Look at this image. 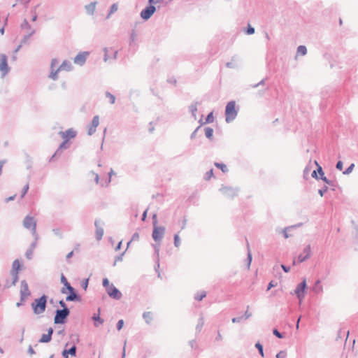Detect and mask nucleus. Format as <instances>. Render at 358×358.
<instances>
[{
    "mask_svg": "<svg viewBox=\"0 0 358 358\" xmlns=\"http://www.w3.org/2000/svg\"><path fill=\"white\" fill-rule=\"evenodd\" d=\"M47 301L48 296L45 294L34 300L31 303V307L34 314L40 315L45 312L47 306Z\"/></svg>",
    "mask_w": 358,
    "mask_h": 358,
    "instance_id": "f257e3e1",
    "label": "nucleus"
},
{
    "mask_svg": "<svg viewBox=\"0 0 358 358\" xmlns=\"http://www.w3.org/2000/svg\"><path fill=\"white\" fill-rule=\"evenodd\" d=\"M238 115V110L236 108V102L231 101L227 103L225 108V121L230 123L234 121Z\"/></svg>",
    "mask_w": 358,
    "mask_h": 358,
    "instance_id": "f03ea898",
    "label": "nucleus"
},
{
    "mask_svg": "<svg viewBox=\"0 0 358 358\" xmlns=\"http://www.w3.org/2000/svg\"><path fill=\"white\" fill-rule=\"evenodd\" d=\"M23 227L31 230V234L34 238L38 239V234L36 232V220L35 218L29 215H27L23 220Z\"/></svg>",
    "mask_w": 358,
    "mask_h": 358,
    "instance_id": "7ed1b4c3",
    "label": "nucleus"
},
{
    "mask_svg": "<svg viewBox=\"0 0 358 358\" xmlns=\"http://www.w3.org/2000/svg\"><path fill=\"white\" fill-rule=\"evenodd\" d=\"M70 315V310L57 309L54 317V322L56 324H63L67 321V318Z\"/></svg>",
    "mask_w": 358,
    "mask_h": 358,
    "instance_id": "20e7f679",
    "label": "nucleus"
},
{
    "mask_svg": "<svg viewBox=\"0 0 358 358\" xmlns=\"http://www.w3.org/2000/svg\"><path fill=\"white\" fill-rule=\"evenodd\" d=\"M21 264L19 259H15L13 261L12 264V268L10 270V275L13 277L12 285H15V283L18 281V273L20 270Z\"/></svg>",
    "mask_w": 358,
    "mask_h": 358,
    "instance_id": "39448f33",
    "label": "nucleus"
},
{
    "mask_svg": "<svg viewBox=\"0 0 358 358\" xmlns=\"http://www.w3.org/2000/svg\"><path fill=\"white\" fill-rule=\"evenodd\" d=\"M219 190L223 195L231 199L236 196L238 192V188H234L227 186H222V187L220 188Z\"/></svg>",
    "mask_w": 358,
    "mask_h": 358,
    "instance_id": "423d86ee",
    "label": "nucleus"
},
{
    "mask_svg": "<svg viewBox=\"0 0 358 358\" xmlns=\"http://www.w3.org/2000/svg\"><path fill=\"white\" fill-rule=\"evenodd\" d=\"M306 287V279H303L300 283L297 285L296 289H294V294L300 302H301L305 296V289Z\"/></svg>",
    "mask_w": 358,
    "mask_h": 358,
    "instance_id": "0eeeda50",
    "label": "nucleus"
},
{
    "mask_svg": "<svg viewBox=\"0 0 358 358\" xmlns=\"http://www.w3.org/2000/svg\"><path fill=\"white\" fill-rule=\"evenodd\" d=\"M165 227L162 226L153 227L152 237L155 242H160L165 233Z\"/></svg>",
    "mask_w": 358,
    "mask_h": 358,
    "instance_id": "6e6552de",
    "label": "nucleus"
},
{
    "mask_svg": "<svg viewBox=\"0 0 358 358\" xmlns=\"http://www.w3.org/2000/svg\"><path fill=\"white\" fill-rule=\"evenodd\" d=\"M157 8L152 4H149L140 13L141 17L144 20H149L152 15L155 13Z\"/></svg>",
    "mask_w": 358,
    "mask_h": 358,
    "instance_id": "1a4fd4ad",
    "label": "nucleus"
},
{
    "mask_svg": "<svg viewBox=\"0 0 358 358\" xmlns=\"http://www.w3.org/2000/svg\"><path fill=\"white\" fill-rule=\"evenodd\" d=\"M94 226L96 227L95 236L97 241L102 239L103 236V226L104 222L100 220H96L94 222Z\"/></svg>",
    "mask_w": 358,
    "mask_h": 358,
    "instance_id": "9d476101",
    "label": "nucleus"
},
{
    "mask_svg": "<svg viewBox=\"0 0 358 358\" xmlns=\"http://www.w3.org/2000/svg\"><path fill=\"white\" fill-rule=\"evenodd\" d=\"M31 295V292L29 289V286L25 280H23L20 282V299L21 301H24L26 298Z\"/></svg>",
    "mask_w": 358,
    "mask_h": 358,
    "instance_id": "9b49d317",
    "label": "nucleus"
},
{
    "mask_svg": "<svg viewBox=\"0 0 358 358\" xmlns=\"http://www.w3.org/2000/svg\"><path fill=\"white\" fill-rule=\"evenodd\" d=\"M106 292L110 297L115 300H120L122 296L121 292L113 284L110 285Z\"/></svg>",
    "mask_w": 358,
    "mask_h": 358,
    "instance_id": "f8f14e48",
    "label": "nucleus"
},
{
    "mask_svg": "<svg viewBox=\"0 0 358 358\" xmlns=\"http://www.w3.org/2000/svg\"><path fill=\"white\" fill-rule=\"evenodd\" d=\"M10 70L8 65L7 56L4 54L0 55V71L2 72L3 76L6 75Z\"/></svg>",
    "mask_w": 358,
    "mask_h": 358,
    "instance_id": "ddd939ff",
    "label": "nucleus"
},
{
    "mask_svg": "<svg viewBox=\"0 0 358 358\" xmlns=\"http://www.w3.org/2000/svg\"><path fill=\"white\" fill-rule=\"evenodd\" d=\"M99 115H95V116H94L91 124L87 127V128H88L87 134L89 136H92V134H94L95 133L96 129L99 126Z\"/></svg>",
    "mask_w": 358,
    "mask_h": 358,
    "instance_id": "4468645a",
    "label": "nucleus"
},
{
    "mask_svg": "<svg viewBox=\"0 0 358 358\" xmlns=\"http://www.w3.org/2000/svg\"><path fill=\"white\" fill-rule=\"evenodd\" d=\"M89 55V52H79L73 59L75 64L83 66L86 62L87 57Z\"/></svg>",
    "mask_w": 358,
    "mask_h": 358,
    "instance_id": "2eb2a0df",
    "label": "nucleus"
},
{
    "mask_svg": "<svg viewBox=\"0 0 358 358\" xmlns=\"http://www.w3.org/2000/svg\"><path fill=\"white\" fill-rule=\"evenodd\" d=\"M310 255H311V248H310V245H308L304 248V249L303 250V254H300L298 256V262L299 263L303 262L306 260H307L308 259H309Z\"/></svg>",
    "mask_w": 358,
    "mask_h": 358,
    "instance_id": "dca6fc26",
    "label": "nucleus"
},
{
    "mask_svg": "<svg viewBox=\"0 0 358 358\" xmlns=\"http://www.w3.org/2000/svg\"><path fill=\"white\" fill-rule=\"evenodd\" d=\"M69 295L66 297V301H80L81 296L77 294L75 289L73 287L69 291Z\"/></svg>",
    "mask_w": 358,
    "mask_h": 358,
    "instance_id": "f3484780",
    "label": "nucleus"
},
{
    "mask_svg": "<svg viewBox=\"0 0 358 358\" xmlns=\"http://www.w3.org/2000/svg\"><path fill=\"white\" fill-rule=\"evenodd\" d=\"M60 134L64 140H67L69 141V139L76 137V131L73 129H68L65 131H61Z\"/></svg>",
    "mask_w": 358,
    "mask_h": 358,
    "instance_id": "a211bd4d",
    "label": "nucleus"
},
{
    "mask_svg": "<svg viewBox=\"0 0 358 358\" xmlns=\"http://www.w3.org/2000/svg\"><path fill=\"white\" fill-rule=\"evenodd\" d=\"M61 282L64 285V287H62L61 289V292L62 294H66L67 291H69L70 289L73 288V287L68 282L67 279L64 275V274H62V275H61Z\"/></svg>",
    "mask_w": 358,
    "mask_h": 358,
    "instance_id": "6ab92c4d",
    "label": "nucleus"
},
{
    "mask_svg": "<svg viewBox=\"0 0 358 358\" xmlns=\"http://www.w3.org/2000/svg\"><path fill=\"white\" fill-rule=\"evenodd\" d=\"M76 350L77 348L75 345H72L69 349H64L62 351V356L64 358H69V355H70L72 357L76 356Z\"/></svg>",
    "mask_w": 358,
    "mask_h": 358,
    "instance_id": "aec40b11",
    "label": "nucleus"
},
{
    "mask_svg": "<svg viewBox=\"0 0 358 358\" xmlns=\"http://www.w3.org/2000/svg\"><path fill=\"white\" fill-rule=\"evenodd\" d=\"M199 104V102L194 101L189 106V111L191 113L192 117L194 118V120L197 119L196 112L198 106Z\"/></svg>",
    "mask_w": 358,
    "mask_h": 358,
    "instance_id": "412c9836",
    "label": "nucleus"
},
{
    "mask_svg": "<svg viewBox=\"0 0 358 358\" xmlns=\"http://www.w3.org/2000/svg\"><path fill=\"white\" fill-rule=\"evenodd\" d=\"M92 319L94 322V326L98 327L99 324H102L104 322V320L100 317V308L98 309V313H94L92 317Z\"/></svg>",
    "mask_w": 358,
    "mask_h": 358,
    "instance_id": "4be33fe9",
    "label": "nucleus"
},
{
    "mask_svg": "<svg viewBox=\"0 0 358 358\" xmlns=\"http://www.w3.org/2000/svg\"><path fill=\"white\" fill-rule=\"evenodd\" d=\"M72 64L70 62L64 60L62 64L59 66L60 71H70L72 70Z\"/></svg>",
    "mask_w": 358,
    "mask_h": 358,
    "instance_id": "5701e85b",
    "label": "nucleus"
},
{
    "mask_svg": "<svg viewBox=\"0 0 358 358\" xmlns=\"http://www.w3.org/2000/svg\"><path fill=\"white\" fill-rule=\"evenodd\" d=\"M96 5V2L94 1V2H91L90 3H89L85 6L87 14L92 15L94 13Z\"/></svg>",
    "mask_w": 358,
    "mask_h": 358,
    "instance_id": "b1692460",
    "label": "nucleus"
},
{
    "mask_svg": "<svg viewBox=\"0 0 358 358\" xmlns=\"http://www.w3.org/2000/svg\"><path fill=\"white\" fill-rule=\"evenodd\" d=\"M143 318L144 319L146 324H150L152 321V314L151 312H144L143 313Z\"/></svg>",
    "mask_w": 358,
    "mask_h": 358,
    "instance_id": "393cba45",
    "label": "nucleus"
},
{
    "mask_svg": "<svg viewBox=\"0 0 358 358\" xmlns=\"http://www.w3.org/2000/svg\"><path fill=\"white\" fill-rule=\"evenodd\" d=\"M320 283H321V281L320 279H318L317 280H316V282H315V285L313 286V289L317 294L322 292L323 290L322 286L320 285Z\"/></svg>",
    "mask_w": 358,
    "mask_h": 358,
    "instance_id": "a878e982",
    "label": "nucleus"
},
{
    "mask_svg": "<svg viewBox=\"0 0 358 358\" xmlns=\"http://www.w3.org/2000/svg\"><path fill=\"white\" fill-rule=\"evenodd\" d=\"M68 141L64 140L59 146L57 150L55 152V155H60L62 152V150L68 148Z\"/></svg>",
    "mask_w": 358,
    "mask_h": 358,
    "instance_id": "bb28decb",
    "label": "nucleus"
},
{
    "mask_svg": "<svg viewBox=\"0 0 358 358\" xmlns=\"http://www.w3.org/2000/svg\"><path fill=\"white\" fill-rule=\"evenodd\" d=\"M35 32H36L35 29H32V30H31V31L29 34H27V35H24V36H23V38H22V40H21V41H20V43H21L22 44H23V45H24V44H26V43H28V42H29V39L30 38V37H31L32 35H34V34H35Z\"/></svg>",
    "mask_w": 358,
    "mask_h": 358,
    "instance_id": "cd10ccee",
    "label": "nucleus"
},
{
    "mask_svg": "<svg viewBox=\"0 0 358 358\" xmlns=\"http://www.w3.org/2000/svg\"><path fill=\"white\" fill-rule=\"evenodd\" d=\"M204 131L206 138L209 140H212L213 137V129L208 127L204 128Z\"/></svg>",
    "mask_w": 358,
    "mask_h": 358,
    "instance_id": "c85d7f7f",
    "label": "nucleus"
},
{
    "mask_svg": "<svg viewBox=\"0 0 358 358\" xmlns=\"http://www.w3.org/2000/svg\"><path fill=\"white\" fill-rule=\"evenodd\" d=\"M321 180L324 181L326 184L329 185V186L332 187V190H335L334 187L336 185V182L334 180H329L327 177L321 178Z\"/></svg>",
    "mask_w": 358,
    "mask_h": 358,
    "instance_id": "c756f323",
    "label": "nucleus"
},
{
    "mask_svg": "<svg viewBox=\"0 0 358 358\" xmlns=\"http://www.w3.org/2000/svg\"><path fill=\"white\" fill-rule=\"evenodd\" d=\"M203 324H204V320H203V317L202 315H201V317H199V320H198V323H197V325L196 327V330L198 331V332H200L203 327Z\"/></svg>",
    "mask_w": 358,
    "mask_h": 358,
    "instance_id": "7c9ffc66",
    "label": "nucleus"
},
{
    "mask_svg": "<svg viewBox=\"0 0 358 358\" xmlns=\"http://www.w3.org/2000/svg\"><path fill=\"white\" fill-rule=\"evenodd\" d=\"M59 71H60V69L59 68L55 71L54 69H53V70L51 69V72L49 75V78L53 80H57L58 79V72Z\"/></svg>",
    "mask_w": 358,
    "mask_h": 358,
    "instance_id": "2f4dec72",
    "label": "nucleus"
},
{
    "mask_svg": "<svg viewBox=\"0 0 358 358\" xmlns=\"http://www.w3.org/2000/svg\"><path fill=\"white\" fill-rule=\"evenodd\" d=\"M301 224H299L298 225H296V227L301 226ZM294 227H295V226L285 227L281 230L280 233L282 234L285 238H288L289 237V235L288 234L287 231Z\"/></svg>",
    "mask_w": 358,
    "mask_h": 358,
    "instance_id": "473e14b6",
    "label": "nucleus"
},
{
    "mask_svg": "<svg viewBox=\"0 0 358 358\" xmlns=\"http://www.w3.org/2000/svg\"><path fill=\"white\" fill-rule=\"evenodd\" d=\"M206 296V292L205 291H201V292H197L194 295V299L196 301H201Z\"/></svg>",
    "mask_w": 358,
    "mask_h": 358,
    "instance_id": "72a5a7b5",
    "label": "nucleus"
},
{
    "mask_svg": "<svg viewBox=\"0 0 358 358\" xmlns=\"http://www.w3.org/2000/svg\"><path fill=\"white\" fill-rule=\"evenodd\" d=\"M306 53H307V48L305 45H301L297 48V54L304 56L306 55Z\"/></svg>",
    "mask_w": 358,
    "mask_h": 358,
    "instance_id": "f704fd0d",
    "label": "nucleus"
},
{
    "mask_svg": "<svg viewBox=\"0 0 358 358\" xmlns=\"http://www.w3.org/2000/svg\"><path fill=\"white\" fill-rule=\"evenodd\" d=\"M215 166L217 168L220 169L223 173H227L228 171L227 166L224 164L215 162Z\"/></svg>",
    "mask_w": 358,
    "mask_h": 358,
    "instance_id": "c9c22d12",
    "label": "nucleus"
},
{
    "mask_svg": "<svg viewBox=\"0 0 358 358\" xmlns=\"http://www.w3.org/2000/svg\"><path fill=\"white\" fill-rule=\"evenodd\" d=\"M52 338L48 335L47 334H44L42 335L41 338L39 340L40 343H48L51 341Z\"/></svg>",
    "mask_w": 358,
    "mask_h": 358,
    "instance_id": "e433bc0d",
    "label": "nucleus"
},
{
    "mask_svg": "<svg viewBox=\"0 0 358 358\" xmlns=\"http://www.w3.org/2000/svg\"><path fill=\"white\" fill-rule=\"evenodd\" d=\"M236 56L232 57L231 62H229L226 64V66L229 69H235L238 66L237 64L234 62V60L236 59Z\"/></svg>",
    "mask_w": 358,
    "mask_h": 358,
    "instance_id": "4c0bfd02",
    "label": "nucleus"
},
{
    "mask_svg": "<svg viewBox=\"0 0 358 358\" xmlns=\"http://www.w3.org/2000/svg\"><path fill=\"white\" fill-rule=\"evenodd\" d=\"M255 348L257 349L259 355L264 357V348H263V345L259 343V342H257L256 344H255Z\"/></svg>",
    "mask_w": 358,
    "mask_h": 358,
    "instance_id": "58836bf2",
    "label": "nucleus"
},
{
    "mask_svg": "<svg viewBox=\"0 0 358 358\" xmlns=\"http://www.w3.org/2000/svg\"><path fill=\"white\" fill-rule=\"evenodd\" d=\"M118 9V6L117 3H113L110 8V10H109V13L106 17V18H109L110 15L113 13H114L115 12H116Z\"/></svg>",
    "mask_w": 358,
    "mask_h": 358,
    "instance_id": "ea45409f",
    "label": "nucleus"
},
{
    "mask_svg": "<svg viewBox=\"0 0 358 358\" xmlns=\"http://www.w3.org/2000/svg\"><path fill=\"white\" fill-rule=\"evenodd\" d=\"M105 96L109 99V101L111 104H113L115 103V96L112 94L110 92H105Z\"/></svg>",
    "mask_w": 358,
    "mask_h": 358,
    "instance_id": "a19ab883",
    "label": "nucleus"
},
{
    "mask_svg": "<svg viewBox=\"0 0 358 358\" xmlns=\"http://www.w3.org/2000/svg\"><path fill=\"white\" fill-rule=\"evenodd\" d=\"M252 254H251V252H250V249L248 248V255H247V259H246L247 266H248V269L250 268V264H251V262H252Z\"/></svg>",
    "mask_w": 358,
    "mask_h": 358,
    "instance_id": "79ce46f5",
    "label": "nucleus"
},
{
    "mask_svg": "<svg viewBox=\"0 0 358 358\" xmlns=\"http://www.w3.org/2000/svg\"><path fill=\"white\" fill-rule=\"evenodd\" d=\"M174 238V245H175V247L179 248L180 244H181V241H180V239L178 234H176L174 235V238Z\"/></svg>",
    "mask_w": 358,
    "mask_h": 358,
    "instance_id": "37998d69",
    "label": "nucleus"
},
{
    "mask_svg": "<svg viewBox=\"0 0 358 358\" xmlns=\"http://www.w3.org/2000/svg\"><path fill=\"white\" fill-rule=\"evenodd\" d=\"M109 50H112V49H109L108 48H103V52H104L103 60H104V62H107L110 58H111V56H110L108 54Z\"/></svg>",
    "mask_w": 358,
    "mask_h": 358,
    "instance_id": "c03bdc74",
    "label": "nucleus"
},
{
    "mask_svg": "<svg viewBox=\"0 0 358 358\" xmlns=\"http://www.w3.org/2000/svg\"><path fill=\"white\" fill-rule=\"evenodd\" d=\"M52 232L55 236H58L59 238H62L63 237L62 231L59 228L52 229Z\"/></svg>",
    "mask_w": 358,
    "mask_h": 358,
    "instance_id": "a18cd8bd",
    "label": "nucleus"
},
{
    "mask_svg": "<svg viewBox=\"0 0 358 358\" xmlns=\"http://www.w3.org/2000/svg\"><path fill=\"white\" fill-rule=\"evenodd\" d=\"M213 121H214L213 113L210 112V113L208 114L204 123H211Z\"/></svg>",
    "mask_w": 358,
    "mask_h": 358,
    "instance_id": "49530a36",
    "label": "nucleus"
},
{
    "mask_svg": "<svg viewBox=\"0 0 358 358\" xmlns=\"http://www.w3.org/2000/svg\"><path fill=\"white\" fill-rule=\"evenodd\" d=\"M315 164L317 165V171L318 172V173L320 174V179H321V178H323V177H325L324 176V171L322 170V168L318 164L317 162V161H315Z\"/></svg>",
    "mask_w": 358,
    "mask_h": 358,
    "instance_id": "de8ad7c7",
    "label": "nucleus"
},
{
    "mask_svg": "<svg viewBox=\"0 0 358 358\" xmlns=\"http://www.w3.org/2000/svg\"><path fill=\"white\" fill-rule=\"evenodd\" d=\"M255 29L253 27H252L250 24H248L247 29H245V33L248 35H252L255 34Z\"/></svg>",
    "mask_w": 358,
    "mask_h": 358,
    "instance_id": "09e8293b",
    "label": "nucleus"
},
{
    "mask_svg": "<svg viewBox=\"0 0 358 358\" xmlns=\"http://www.w3.org/2000/svg\"><path fill=\"white\" fill-rule=\"evenodd\" d=\"M354 167H355V164H350V166H348V168H347V169H346L343 172V173L344 175H348V174H350V173L352 171V170H353Z\"/></svg>",
    "mask_w": 358,
    "mask_h": 358,
    "instance_id": "8fccbe9b",
    "label": "nucleus"
},
{
    "mask_svg": "<svg viewBox=\"0 0 358 358\" xmlns=\"http://www.w3.org/2000/svg\"><path fill=\"white\" fill-rule=\"evenodd\" d=\"M34 250L28 249L25 252V257L27 259H31L33 257Z\"/></svg>",
    "mask_w": 358,
    "mask_h": 358,
    "instance_id": "3c124183",
    "label": "nucleus"
},
{
    "mask_svg": "<svg viewBox=\"0 0 358 358\" xmlns=\"http://www.w3.org/2000/svg\"><path fill=\"white\" fill-rule=\"evenodd\" d=\"M213 176V169H210V171H207L205 174L204 179L206 180H210Z\"/></svg>",
    "mask_w": 358,
    "mask_h": 358,
    "instance_id": "603ef678",
    "label": "nucleus"
},
{
    "mask_svg": "<svg viewBox=\"0 0 358 358\" xmlns=\"http://www.w3.org/2000/svg\"><path fill=\"white\" fill-rule=\"evenodd\" d=\"M273 334L278 338H282L284 337L283 334L280 333L277 329H273Z\"/></svg>",
    "mask_w": 358,
    "mask_h": 358,
    "instance_id": "864d4df0",
    "label": "nucleus"
},
{
    "mask_svg": "<svg viewBox=\"0 0 358 358\" xmlns=\"http://www.w3.org/2000/svg\"><path fill=\"white\" fill-rule=\"evenodd\" d=\"M102 285L106 288V289L107 290V289H108V287H110L111 284H110V282H109L108 279L105 278L103 279Z\"/></svg>",
    "mask_w": 358,
    "mask_h": 358,
    "instance_id": "5fc2aeb1",
    "label": "nucleus"
},
{
    "mask_svg": "<svg viewBox=\"0 0 358 358\" xmlns=\"http://www.w3.org/2000/svg\"><path fill=\"white\" fill-rule=\"evenodd\" d=\"M20 27L22 29H30L31 28L30 24H29L28 21L26 19H24L23 20Z\"/></svg>",
    "mask_w": 358,
    "mask_h": 358,
    "instance_id": "6e6d98bb",
    "label": "nucleus"
},
{
    "mask_svg": "<svg viewBox=\"0 0 358 358\" xmlns=\"http://www.w3.org/2000/svg\"><path fill=\"white\" fill-rule=\"evenodd\" d=\"M328 187L324 185L322 188L318 190V193L321 196H323L324 194L327 192Z\"/></svg>",
    "mask_w": 358,
    "mask_h": 358,
    "instance_id": "4d7b16f0",
    "label": "nucleus"
},
{
    "mask_svg": "<svg viewBox=\"0 0 358 358\" xmlns=\"http://www.w3.org/2000/svg\"><path fill=\"white\" fill-rule=\"evenodd\" d=\"M29 186L28 183L23 187L22 189L21 197L24 196V195L27 194V191L29 190Z\"/></svg>",
    "mask_w": 358,
    "mask_h": 358,
    "instance_id": "13d9d810",
    "label": "nucleus"
},
{
    "mask_svg": "<svg viewBox=\"0 0 358 358\" xmlns=\"http://www.w3.org/2000/svg\"><path fill=\"white\" fill-rule=\"evenodd\" d=\"M200 128H201V126L197 127L195 129V130L191 134V135H190L191 139H194L196 137V134H197L198 131H199Z\"/></svg>",
    "mask_w": 358,
    "mask_h": 358,
    "instance_id": "bf43d9fd",
    "label": "nucleus"
},
{
    "mask_svg": "<svg viewBox=\"0 0 358 358\" xmlns=\"http://www.w3.org/2000/svg\"><path fill=\"white\" fill-rule=\"evenodd\" d=\"M287 353L285 351L281 350L276 355V358H285Z\"/></svg>",
    "mask_w": 358,
    "mask_h": 358,
    "instance_id": "052dcab7",
    "label": "nucleus"
},
{
    "mask_svg": "<svg viewBox=\"0 0 358 358\" xmlns=\"http://www.w3.org/2000/svg\"><path fill=\"white\" fill-rule=\"evenodd\" d=\"M244 316L233 317L231 321L233 323H239L243 320Z\"/></svg>",
    "mask_w": 358,
    "mask_h": 358,
    "instance_id": "680f3d73",
    "label": "nucleus"
},
{
    "mask_svg": "<svg viewBox=\"0 0 358 358\" xmlns=\"http://www.w3.org/2000/svg\"><path fill=\"white\" fill-rule=\"evenodd\" d=\"M125 254V251H124L123 252H122L120 255L116 256L115 257V262H122V259H123V256Z\"/></svg>",
    "mask_w": 358,
    "mask_h": 358,
    "instance_id": "e2e57ef3",
    "label": "nucleus"
},
{
    "mask_svg": "<svg viewBox=\"0 0 358 358\" xmlns=\"http://www.w3.org/2000/svg\"><path fill=\"white\" fill-rule=\"evenodd\" d=\"M59 61L57 59H52L51 60L50 69L53 70L55 67L58 64Z\"/></svg>",
    "mask_w": 358,
    "mask_h": 358,
    "instance_id": "0e129e2a",
    "label": "nucleus"
},
{
    "mask_svg": "<svg viewBox=\"0 0 358 358\" xmlns=\"http://www.w3.org/2000/svg\"><path fill=\"white\" fill-rule=\"evenodd\" d=\"M124 325V321L123 320H120L116 325V328L118 331L121 330Z\"/></svg>",
    "mask_w": 358,
    "mask_h": 358,
    "instance_id": "69168bd1",
    "label": "nucleus"
},
{
    "mask_svg": "<svg viewBox=\"0 0 358 358\" xmlns=\"http://www.w3.org/2000/svg\"><path fill=\"white\" fill-rule=\"evenodd\" d=\"M88 282H89V280L88 279H85L84 280H83L82 283H81V287H83V289H84L85 290H86L87 289V287H88Z\"/></svg>",
    "mask_w": 358,
    "mask_h": 358,
    "instance_id": "338daca9",
    "label": "nucleus"
},
{
    "mask_svg": "<svg viewBox=\"0 0 358 358\" xmlns=\"http://www.w3.org/2000/svg\"><path fill=\"white\" fill-rule=\"evenodd\" d=\"M343 162L341 161H338L336 164V168L339 170V171H342L343 169Z\"/></svg>",
    "mask_w": 358,
    "mask_h": 358,
    "instance_id": "774afa93",
    "label": "nucleus"
}]
</instances>
